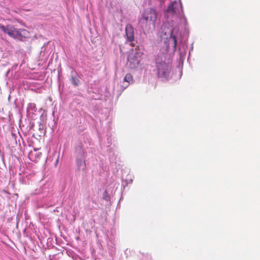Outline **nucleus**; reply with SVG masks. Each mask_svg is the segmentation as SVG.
<instances>
[{
  "label": "nucleus",
  "mask_w": 260,
  "mask_h": 260,
  "mask_svg": "<svg viewBox=\"0 0 260 260\" xmlns=\"http://www.w3.org/2000/svg\"><path fill=\"white\" fill-rule=\"evenodd\" d=\"M0 29L5 34L14 39H21L25 37L28 33L27 31L24 29H17L11 25L5 26L0 24Z\"/></svg>",
  "instance_id": "1"
},
{
  "label": "nucleus",
  "mask_w": 260,
  "mask_h": 260,
  "mask_svg": "<svg viewBox=\"0 0 260 260\" xmlns=\"http://www.w3.org/2000/svg\"><path fill=\"white\" fill-rule=\"evenodd\" d=\"M157 14L155 9L152 8H148L146 9L143 13L141 21L145 23L146 25L154 27L157 20Z\"/></svg>",
  "instance_id": "2"
},
{
  "label": "nucleus",
  "mask_w": 260,
  "mask_h": 260,
  "mask_svg": "<svg viewBox=\"0 0 260 260\" xmlns=\"http://www.w3.org/2000/svg\"><path fill=\"white\" fill-rule=\"evenodd\" d=\"M142 55L143 53L142 52L136 50L128 55L127 60L131 68L134 69L139 64Z\"/></svg>",
  "instance_id": "3"
},
{
  "label": "nucleus",
  "mask_w": 260,
  "mask_h": 260,
  "mask_svg": "<svg viewBox=\"0 0 260 260\" xmlns=\"http://www.w3.org/2000/svg\"><path fill=\"white\" fill-rule=\"evenodd\" d=\"M158 77L162 79H167L169 77L171 68L165 62L157 63Z\"/></svg>",
  "instance_id": "4"
},
{
  "label": "nucleus",
  "mask_w": 260,
  "mask_h": 260,
  "mask_svg": "<svg viewBox=\"0 0 260 260\" xmlns=\"http://www.w3.org/2000/svg\"><path fill=\"white\" fill-rule=\"evenodd\" d=\"M126 40L128 42H133L135 40L134 28L131 24H127L125 28Z\"/></svg>",
  "instance_id": "5"
},
{
  "label": "nucleus",
  "mask_w": 260,
  "mask_h": 260,
  "mask_svg": "<svg viewBox=\"0 0 260 260\" xmlns=\"http://www.w3.org/2000/svg\"><path fill=\"white\" fill-rule=\"evenodd\" d=\"M38 149H34L29 152L28 157L31 161L37 162L41 158L42 153L38 152Z\"/></svg>",
  "instance_id": "6"
},
{
  "label": "nucleus",
  "mask_w": 260,
  "mask_h": 260,
  "mask_svg": "<svg viewBox=\"0 0 260 260\" xmlns=\"http://www.w3.org/2000/svg\"><path fill=\"white\" fill-rule=\"evenodd\" d=\"M175 30V29L174 28L171 31V34L169 37V39L168 40V46H169L171 44H172L174 50H176L177 45V37L174 34Z\"/></svg>",
  "instance_id": "7"
},
{
  "label": "nucleus",
  "mask_w": 260,
  "mask_h": 260,
  "mask_svg": "<svg viewBox=\"0 0 260 260\" xmlns=\"http://www.w3.org/2000/svg\"><path fill=\"white\" fill-rule=\"evenodd\" d=\"M178 6V4L176 2H175L169 6L167 11L169 13H172L173 14H177L178 13L177 7Z\"/></svg>",
  "instance_id": "8"
},
{
  "label": "nucleus",
  "mask_w": 260,
  "mask_h": 260,
  "mask_svg": "<svg viewBox=\"0 0 260 260\" xmlns=\"http://www.w3.org/2000/svg\"><path fill=\"white\" fill-rule=\"evenodd\" d=\"M123 81L124 82H127L128 84H132L134 82L133 77L130 73L126 74L124 78Z\"/></svg>",
  "instance_id": "9"
},
{
  "label": "nucleus",
  "mask_w": 260,
  "mask_h": 260,
  "mask_svg": "<svg viewBox=\"0 0 260 260\" xmlns=\"http://www.w3.org/2000/svg\"><path fill=\"white\" fill-rule=\"evenodd\" d=\"M36 105L34 103H30L28 104L27 112L28 114H33L36 111Z\"/></svg>",
  "instance_id": "10"
},
{
  "label": "nucleus",
  "mask_w": 260,
  "mask_h": 260,
  "mask_svg": "<svg viewBox=\"0 0 260 260\" xmlns=\"http://www.w3.org/2000/svg\"><path fill=\"white\" fill-rule=\"evenodd\" d=\"M79 80H78V79L77 78L74 77H72V83L74 85L77 86L79 84Z\"/></svg>",
  "instance_id": "11"
}]
</instances>
